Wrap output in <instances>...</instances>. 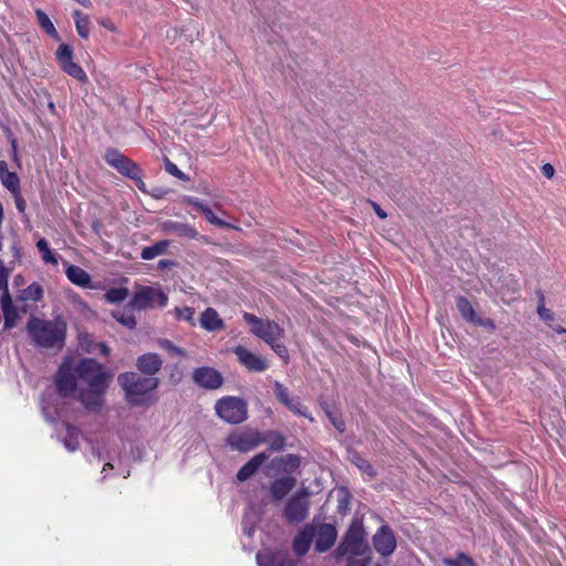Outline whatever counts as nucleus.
Masks as SVG:
<instances>
[{
    "label": "nucleus",
    "mask_w": 566,
    "mask_h": 566,
    "mask_svg": "<svg viewBox=\"0 0 566 566\" xmlns=\"http://www.w3.org/2000/svg\"><path fill=\"white\" fill-rule=\"evenodd\" d=\"M118 382L126 394L129 403L142 406L146 403V394L155 390L159 385L156 377H143L136 373H125L118 376Z\"/></svg>",
    "instance_id": "nucleus-3"
},
{
    "label": "nucleus",
    "mask_w": 566,
    "mask_h": 566,
    "mask_svg": "<svg viewBox=\"0 0 566 566\" xmlns=\"http://www.w3.org/2000/svg\"><path fill=\"white\" fill-rule=\"evenodd\" d=\"M105 160L109 166L129 178H136L137 174H139L138 166L116 149H107Z\"/></svg>",
    "instance_id": "nucleus-12"
},
{
    "label": "nucleus",
    "mask_w": 566,
    "mask_h": 566,
    "mask_svg": "<svg viewBox=\"0 0 566 566\" xmlns=\"http://www.w3.org/2000/svg\"><path fill=\"white\" fill-rule=\"evenodd\" d=\"M8 276H9V272L6 269L3 262L0 260V291H2V293L9 292L8 291Z\"/></svg>",
    "instance_id": "nucleus-46"
},
{
    "label": "nucleus",
    "mask_w": 566,
    "mask_h": 566,
    "mask_svg": "<svg viewBox=\"0 0 566 566\" xmlns=\"http://www.w3.org/2000/svg\"><path fill=\"white\" fill-rule=\"evenodd\" d=\"M25 329L30 342L40 349L60 352L65 345L67 324L62 316L52 319L31 316Z\"/></svg>",
    "instance_id": "nucleus-1"
},
{
    "label": "nucleus",
    "mask_w": 566,
    "mask_h": 566,
    "mask_svg": "<svg viewBox=\"0 0 566 566\" xmlns=\"http://www.w3.org/2000/svg\"><path fill=\"white\" fill-rule=\"evenodd\" d=\"M175 265H176V263L171 260H160L158 262V269H160V270L170 269Z\"/></svg>",
    "instance_id": "nucleus-55"
},
{
    "label": "nucleus",
    "mask_w": 566,
    "mask_h": 566,
    "mask_svg": "<svg viewBox=\"0 0 566 566\" xmlns=\"http://www.w3.org/2000/svg\"><path fill=\"white\" fill-rule=\"evenodd\" d=\"M315 536V527L313 525H305L303 530L296 535L293 542V549L298 556L305 555L311 546Z\"/></svg>",
    "instance_id": "nucleus-19"
},
{
    "label": "nucleus",
    "mask_w": 566,
    "mask_h": 566,
    "mask_svg": "<svg viewBox=\"0 0 566 566\" xmlns=\"http://www.w3.org/2000/svg\"><path fill=\"white\" fill-rule=\"evenodd\" d=\"M202 214L205 216L207 221L210 222L213 226H217V227H220V228H232V226L230 223H228V222L221 220L220 218H218L209 207H207L203 210Z\"/></svg>",
    "instance_id": "nucleus-39"
},
{
    "label": "nucleus",
    "mask_w": 566,
    "mask_h": 566,
    "mask_svg": "<svg viewBox=\"0 0 566 566\" xmlns=\"http://www.w3.org/2000/svg\"><path fill=\"white\" fill-rule=\"evenodd\" d=\"M136 181V186L139 190L145 191V182L139 178V174H137L136 178H133Z\"/></svg>",
    "instance_id": "nucleus-58"
},
{
    "label": "nucleus",
    "mask_w": 566,
    "mask_h": 566,
    "mask_svg": "<svg viewBox=\"0 0 566 566\" xmlns=\"http://www.w3.org/2000/svg\"><path fill=\"white\" fill-rule=\"evenodd\" d=\"M168 296L159 285H138L130 300V306L138 311L165 307Z\"/></svg>",
    "instance_id": "nucleus-5"
},
{
    "label": "nucleus",
    "mask_w": 566,
    "mask_h": 566,
    "mask_svg": "<svg viewBox=\"0 0 566 566\" xmlns=\"http://www.w3.org/2000/svg\"><path fill=\"white\" fill-rule=\"evenodd\" d=\"M36 248L41 253V258L45 263L56 265L59 263L57 256L51 251L49 242L45 239H40L36 242Z\"/></svg>",
    "instance_id": "nucleus-32"
},
{
    "label": "nucleus",
    "mask_w": 566,
    "mask_h": 566,
    "mask_svg": "<svg viewBox=\"0 0 566 566\" xmlns=\"http://www.w3.org/2000/svg\"><path fill=\"white\" fill-rule=\"evenodd\" d=\"M43 287L38 283H33L24 290V297L31 301H40L43 297Z\"/></svg>",
    "instance_id": "nucleus-38"
},
{
    "label": "nucleus",
    "mask_w": 566,
    "mask_h": 566,
    "mask_svg": "<svg viewBox=\"0 0 566 566\" xmlns=\"http://www.w3.org/2000/svg\"><path fill=\"white\" fill-rule=\"evenodd\" d=\"M164 228L166 231L176 233L179 237H185L189 239H195L198 237L197 230L187 223L167 221L164 223Z\"/></svg>",
    "instance_id": "nucleus-26"
},
{
    "label": "nucleus",
    "mask_w": 566,
    "mask_h": 566,
    "mask_svg": "<svg viewBox=\"0 0 566 566\" xmlns=\"http://www.w3.org/2000/svg\"><path fill=\"white\" fill-rule=\"evenodd\" d=\"M282 462L291 470L298 468L301 463L300 458L295 454L285 455L284 458H282Z\"/></svg>",
    "instance_id": "nucleus-48"
},
{
    "label": "nucleus",
    "mask_w": 566,
    "mask_h": 566,
    "mask_svg": "<svg viewBox=\"0 0 566 566\" xmlns=\"http://www.w3.org/2000/svg\"><path fill=\"white\" fill-rule=\"evenodd\" d=\"M285 407H287L292 412L296 415L306 416V409L302 406V403L298 400L294 398H291V400L285 405Z\"/></svg>",
    "instance_id": "nucleus-44"
},
{
    "label": "nucleus",
    "mask_w": 566,
    "mask_h": 566,
    "mask_svg": "<svg viewBox=\"0 0 566 566\" xmlns=\"http://www.w3.org/2000/svg\"><path fill=\"white\" fill-rule=\"evenodd\" d=\"M373 545L381 556H390L397 546L396 536L388 525L380 526L373 536Z\"/></svg>",
    "instance_id": "nucleus-14"
},
{
    "label": "nucleus",
    "mask_w": 566,
    "mask_h": 566,
    "mask_svg": "<svg viewBox=\"0 0 566 566\" xmlns=\"http://www.w3.org/2000/svg\"><path fill=\"white\" fill-rule=\"evenodd\" d=\"M283 447V439L279 437V443L276 444V449H281Z\"/></svg>",
    "instance_id": "nucleus-62"
},
{
    "label": "nucleus",
    "mask_w": 566,
    "mask_h": 566,
    "mask_svg": "<svg viewBox=\"0 0 566 566\" xmlns=\"http://www.w3.org/2000/svg\"><path fill=\"white\" fill-rule=\"evenodd\" d=\"M35 15L39 25L46 32V34L54 40H59V33L49 15L41 9H35Z\"/></svg>",
    "instance_id": "nucleus-27"
},
{
    "label": "nucleus",
    "mask_w": 566,
    "mask_h": 566,
    "mask_svg": "<svg viewBox=\"0 0 566 566\" xmlns=\"http://www.w3.org/2000/svg\"><path fill=\"white\" fill-rule=\"evenodd\" d=\"M128 290L126 287H114L105 293V298L109 303H119L127 298Z\"/></svg>",
    "instance_id": "nucleus-35"
},
{
    "label": "nucleus",
    "mask_w": 566,
    "mask_h": 566,
    "mask_svg": "<svg viewBox=\"0 0 566 566\" xmlns=\"http://www.w3.org/2000/svg\"><path fill=\"white\" fill-rule=\"evenodd\" d=\"M352 462L365 474L369 475V476H374L375 475V472H374V469H373V465L367 461L365 460L364 458H361L359 454L355 453L353 454L352 457Z\"/></svg>",
    "instance_id": "nucleus-37"
},
{
    "label": "nucleus",
    "mask_w": 566,
    "mask_h": 566,
    "mask_svg": "<svg viewBox=\"0 0 566 566\" xmlns=\"http://www.w3.org/2000/svg\"><path fill=\"white\" fill-rule=\"evenodd\" d=\"M285 407H287L292 412L296 415L306 416V409L302 406V403L298 400L294 398H291V400L285 405Z\"/></svg>",
    "instance_id": "nucleus-45"
},
{
    "label": "nucleus",
    "mask_w": 566,
    "mask_h": 566,
    "mask_svg": "<svg viewBox=\"0 0 566 566\" xmlns=\"http://www.w3.org/2000/svg\"><path fill=\"white\" fill-rule=\"evenodd\" d=\"M537 314L545 322H551L554 319L553 312L551 310L546 308L544 305H539L537 307Z\"/></svg>",
    "instance_id": "nucleus-50"
},
{
    "label": "nucleus",
    "mask_w": 566,
    "mask_h": 566,
    "mask_svg": "<svg viewBox=\"0 0 566 566\" xmlns=\"http://www.w3.org/2000/svg\"><path fill=\"white\" fill-rule=\"evenodd\" d=\"M373 208H374V211L375 213L380 218V219H385L387 218V213L380 208V206L376 202H373Z\"/></svg>",
    "instance_id": "nucleus-56"
},
{
    "label": "nucleus",
    "mask_w": 566,
    "mask_h": 566,
    "mask_svg": "<svg viewBox=\"0 0 566 566\" xmlns=\"http://www.w3.org/2000/svg\"><path fill=\"white\" fill-rule=\"evenodd\" d=\"M75 28L78 35L83 39H87L90 35L91 21L88 15L82 13L80 10L73 12Z\"/></svg>",
    "instance_id": "nucleus-28"
},
{
    "label": "nucleus",
    "mask_w": 566,
    "mask_h": 566,
    "mask_svg": "<svg viewBox=\"0 0 566 566\" xmlns=\"http://www.w3.org/2000/svg\"><path fill=\"white\" fill-rule=\"evenodd\" d=\"M200 325L210 332L221 329L223 322L219 317V314L213 308H207L200 316Z\"/></svg>",
    "instance_id": "nucleus-24"
},
{
    "label": "nucleus",
    "mask_w": 566,
    "mask_h": 566,
    "mask_svg": "<svg viewBox=\"0 0 566 566\" xmlns=\"http://www.w3.org/2000/svg\"><path fill=\"white\" fill-rule=\"evenodd\" d=\"M64 447L73 452L80 447V430L70 424L66 426V436L63 439Z\"/></svg>",
    "instance_id": "nucleus-31"
},
{
    "label": "nucleus",
    "mask_w": 566,
    "mask_h": 566,
    "mask_svg": "<svg viewBox=\"0 0 566 566\" xmlns=\"http://www.w3.org/2000/svg\"><path fill=\"white\" fill-rule=\"evenodd\" d=\"M107 388H86L77 391L76 397L78 401L88 411H98L104 406V395Z\"/></svg>",
    "instance_id": "nucleus-15"
},
{
    "label": "nucleus",
    "mask_w": 566,
    "mask_h": 566,
    "mask_svg": "<svg viewBox=\"0 0 566 566\" xmlns=\"http://www.w3.org/2000/svg\"><path fill=\"white\" fill-rule=\"evenodd\" d=\"M457 310L461 314L462 318L469 323H473L478 316L470 301L464 296H459L457 298Z\"/></svg>",
    "instance_id": "nucleus-30"
},
{
    "label": "nucleus",
    "mask_w": 566,
    "mask_h": 566,
    "mask_svg": "<svg viewBox=\"0 0 566 566\" xmlns=\"http://www.w3.org/2000/svg\"><path fill=\"white\" fill-rule=\"evenodd\" d=\"M15 196V207L19 210V212L23 213L25 211V200L20 196V193H14Z\"/></svg>",
    "instance_id": "nucleus-53"
},
{
    "label": "nucleus",
    "mask_w": 566,
    "mask_h": 566,
    "mask_svg": "<svg viewBox=\"0 0 566 566\" xmlns=\"http://www.w3.org/2000/svg\"><path fill=\"white\" fill-rule=\"evenodd\" d=\"M217 415L229 423H240L247 419V405L240 398L223 397L216 403Z\"/></svg>",
    "instance_id": "nucleus-7"
},
{
    "label": "nucleus",
    "mask_w": 566,
    "mask_h": 566,
    "mask_svg": "<svg viewBox=\"0 0 566 566\" xmlns=\"http://www.w3.org/2000/svg\"><path fill=\"white\" fill-rule=\"evenodd\" d=\"M269 455L265 452L255 454L248 461L237 473V479L241 482L247 481L255 474L258 469L268 460Z\"/></svg>",
    "instance_id": "nucleus-21"
},
{
    "label": "nucleus",
    "mask_w": 566,
    "mask_h": 566,
    "mask_svg": "<svg viewBox=\"0 0 566 566\" xmlns=\"http://www.w3.org/2000/svg\"><path fill=\"white\" fill-rule=\"evenodd\" d=\"M0 179L2 185L12 193L19 192V178L15 172H6Z\"/></svg>",
    "instance_id": "nucleus-36"
},
{
    "label": "nucleus",
    "mask_w": 566,
    "mask_h": 566,
    "mask_svg": "<svg viewBox=\"0 0 566 566\" xmlns=\"http://www.w3.org/2000/svg\"><path fill=\"white\" fill-rule=\"evenodd\" d=\"M444 566H476L474 560L464 553H457L454 557L442 559Z\"/></svg>",
    "instance_id": "nucleus-33"
},
{
    "label": "nucleus",
    "mask_w": 566,
    "mask_h": 566,
    "mask_svg": "<svg viewBox=\"0 0 566 566\" xmlns=\"http://www.w3.org/2000/svg\"><path fill=\"white\" fill-rule=\"evenodd\" d=\"M102 24L111 31L115 30L112 22H103Z\"/></svg>",
    "instance_id": "nucleus-61"
},
{
    "label": "nucleus",
    "mask_w": 566,
    "mask_h": 566,
    "mask_svg": "<svg viewBox=\"0 0 566 566\" xmlns=\"http://www.w3.org/2000/svg\"><path fill=\"white\" fill-rule=\"evenodd\" d=\"M161 366L163 360L155 353L144 354L137 359V368L144 375L154 376L161 369Z\"/></svg>",
    "instance_id": "nucleus-18"
},
{
    "label": "nucleus",
    "mask_w": 566,
    "mask_h": 566,
    "mask_svg": "<svg viewBox=\"0 0 566 566\" xmlns=\"http://www.w3.org/2000/svg\"><path fill=\"white\" fill-rule=\"evenodd\" d=\"M275 396L280 402L284 406L291 400L287 388H285L281 382H274Z\"/></svg>",
    "instance_id": "nucleus-42"
},
{
    "label": "nucleus",
    "mask_w": 566,
    "mask_h": 566,
    "mask_svg": "<svg viewBox=\"0 0 566 566\" xmlns=\"http://www.w3.org/2000/svg\"><path fill=\"white\" fill-rule=\"evenodd\" d=\"M11 250H12L14 256H17V258L20 256V250H19V248L17 245H13L11 248Z\"/></svg>",
    "instance_id": "nucleus-60"
},
{
    "label": "nucleus",
    "mask_w": 566,
    "mask_h": 566,
    "mask_svg": "<svg viewBox=\"0 0 566 566\" xmlns=\"http://www.w3.org/2000/svg\"><path fill=\"white\" fill-rule=\"evenodd\" d=\"M113 317L129 329L136 327V318L132 311L116 310L113 312Z\"/></svg>",
    "instance_id": "nucleus-34"
},
{
    "label": "nucleus",
    "mask_w": 566,
    "mask_h": 566,
    "mask_svg": "<svg viewBox=\"0 0 566 566\" xmlns=\"http://www.w3.org/2000/svg\"><path fill=\"white\" fill-rule=\"evenodd\" d=\"M159 345H160L161 348L166 349L168 353H170L172 355H178V356L186 357V350L180 348V347L175 346L168 339H161L159 342Z\"/></svg>",
    "instance_id": "nucleus-43"
},
{
    "label": "nucleus",
    "mask_w": 566,
    "mask_h": 566,
    "mask_svg": "<svg viewBox=\"0 0 566 566\" xmlns=\"http://www.w3.org/2000/svg\"><path fill=\"white\" fill-rule=\"evenodd\" d=\"M176 316L179 319L186 321L191 325H195V310L188 306L185 307H176L175 310Z\"/></svg>",
    "instance_id": "nucleus-40"
},
{
    "label": "nucleus",
    "mask_w": 566,
    "mask_h": 566,
    "mask_svg": "<svg viewBox=\"0 0 566 566\" xmlns=\"http://www.w3.org/2000/svg\"><path fill=\"white\" fill-rule=\"evenodd\" d=\"M472 324L484 327L490 332H494L496 328L494 321L491 318H481V317L476 316V318L474 319V322Z\"/></svg>",
    "instance_id": "nucleus-47"
},
{
    "label": "nucleus",
    "mask_w": 566,
    "mask_h": 566,
    "mask_svg": "<svg viewBox=\"0 0 566 566\" xmlns=\"http://www.w3.org/2000/svg\"><path fill=\"white\" fill-rule=\"evenodd\" d=\"M243 318L250 325V332L270 345L273 352L287 364L289 350L283 343L285 331L274 321L262 319L251 313L245 312Z\"/></svg>",
    "instance_id": "nucleus-2"
},
{
    "label": "nucleus",
    "mask_w": 566,
    "mask_h": 566,
    "mask_svg": "<svg viewBox=\"0 0 566 566\" xmlns=\"http://www.w3.org/2000/svg\"><path fill=\"white\" fill-rule=\"evenodd\" d=\"M6 172H10V171L8 170L7 163L1 160L0 161V177L4 176Z\"/></svg>",
    "instance_id": "nucleus-59"
},
{
    "label": "nucleus",
    "mask_w": 566,
    "mask_h": 566,
    "mask_svg": "<svg viewBox=\"0 0 566 566\" xmlns=\"http://www.w3.org/2000/svg\"><path fill=\"white\" fill-rule=\"evenodd\" d=\"M168 247H169V241H166V240L158 241L150 247L143 248L140 256L143 260H153L156 256L164 254Z\"/></svg>",
    "instance_id": "nucleus-29"
},
{
    "label": "nucleus",
    "mask_w": 566,
    "mask_h": 566,
    "mask_svg": "<svg viewBox=\"0 0 566 566\" xmlns=\"http://www.w3.org/2000/svg\"><path fill=\"white\" fill-rule=\"evenodd\" d=\"M328 417L333 423V426L339 431V432H344L345 431V423L344 421L336 417V416H333L331 412L328 413Z\"/></svg>",
    "instance_id": "nucleus-52"
},
{
    "label": "nucleus",
    "mask_w": 566,
    "mask_h": 566,
    "mask_svg": "<svg viewBox=\"0 0 566 566\" xmlns=\"http://www.w3.org/2000/svg\"><path fill=\"white\" fill-rule=\"evenodd\" d=\"M165 170L169 175H171L180 180H184V181L189 180V177L186 174H184L174 163H171L168 159H165Z\"/></svg>",
    "instance_id": "nucleus-41"
},
{
    "label": "nucleus",
    "mask_w": 566,
    "mask_h": 566,
    "mask_svg": "<svg viewBox=\"0 0 566 566\" xmlns=\"http://www.w3.org/2000/svg\"><path fill=\"white\" fill-rule=\"evenodd\" d=\"M308 492L306 490H302L293 495L284 511L285 518L291 523H300L304 521L308 515Z\"/></svg>",
    "instance_id": "nucleus-9"
},
{
    "label": "nucleus",
    "mask_w": 566,
    "mask_h": 566,
    "mask_svg": "<svg viewBox=\"0 0 566 566\" xmlns=\"http://www.w3.org/2000/svg\"><path fill=\"white\" fill-rule=\"evenodd\" d=\"M238 360L241 365L251 371H264L268 369V363L259 355L252 353L243 346H237L233 349Z\"/></svg>",
    "instance_id": "nucleus-16"
},
{
    "label": "nucleus",
    "mask_w": 566,
    "mask_h": 566,
    "mask_svg": "<svg viewBox=\"0 0 566 566\" xmlns=\"http://www.w3.org/2000/svg\"><path fill=\"white\" fill-rule=\"evenodd\" d=\"M107 468H108V469H112V468H113V465H112L111 463H106V464L104 465V468H103V471H102V472L106 471V469H107Z\"/></svg>",
    "instance_id": "nucleus-63"
},
{
    "label": "nucleus",
    "mask_w": 566,
    "mask_h": 566,
    "mask_svg": "<svg viewBox=\"0 0 566 566\" xmlns=\"http://www.w3.org/2000/svg\"><path fill=\"white\" fill-rule=\"evenodd\" d=\"M256 562L259 566H291L290 563L285 564L281 553H272L268 549L256 554Z\"/></svg>",
    "instance_id": "nucleus-25"
},
{
    "label": "nucleus",
    "mask_w": 566,
    "mask_h": 566,
    "mask_svg": "<svg viewBox=\"0 0 566 566\" xmlns=\"http://www.w3.org/2000/svg\"><path fill=\"white\" fill-rule=\"evenodd\" d=\"M0 304L4 318V328L10 329L17 324L18 312L12 304V300L9 292L2 293Z\"/></svg>",
    "instance_id": "nucleus-22"
},
{
    "label": "nucleus",
    "mask_w": 566,
    "mask_h": 566,
    "mask_svg": "<svg viewBox=\"0 0 566 566\" xmlns=\"http://www.w3.org/2000/svg\"><path fill=\"white\" fill-rule=\"evenodd\" d=\"M337 531L332 524H322L315 528V549L319 553L328 551L335 543Z\"/></svg>",
    "instance_id": "nucleus-17"
},
{
    "label": "nucleus",
    "mask_w": 566,
    "mask_h": 566,
    "mask_svg": "<svg viewBox=\"0 0 566 566\" xmlns=\"http://www.w3.org/2000/svg\"><path fill=\"white\" fill-rule=\"evenodd\" d=\"M556 332H557V333H566V329H564V328L559 327V328H557V329H556Z\"/></svg>",
    "instance_id": "nucleus-64"
},
{
    "label": "nucleus",
    "mask_w": 566,
    "mask_h": 566,
    "mask_svg": "<svg viewBox=\"0 0 566 566\" xmlns=\"http://www.w3.org/2000/svg\"><path fill=\"white\" fill-rule=\"evenodd\" d=\"M370 558L368 556L361 558H349L347 566H382L380 564L369 565Z\"/></svg>",
    "instance_id": "nucleus-49"
},
{
    "label": "nucleus",
    "mask_w": 566,
    "mask_h": 566,
    "mask_svg": "<svg viewBox=\"0 0 566 566\" xmlns=\"http://www.w3.org/2000/svg\"><path fill=\"white\" fill-rule=\"evenodd\" d=\"M96 347L98 348L99 353L107 356L109 354V348L104 344V343H98L96 345Z\"/></svg>",
    "instance_id": "nucleus-57"
},
{
    "label": "nucleus",
    "mask_w": 566,
    "mask_h": 566,
    "mask_svg": "<svg viewBox=\"0 0 566 566\" xmlns=\"http://www.w3.org/2000/svg\"><path fill=\"white\" fill-rule=\"evenodd\" d=\"M56 60L62 70L70 76L86 82L87 76L83 69L73 61V52L67 44H61L56 51Z\"/></svg>",
    "instance_id": "nucleus-11"
},
{
    "label": "nucleus",
    "mask_w": 566,
    "mask_h": 566,
    "mask_svg": "<svg viewBox=\"0 0 566 566\" xmlns=\"http://www.w3.org/2000/svg\"><path fill=\"white\" fill-rule=\"evenodd\" d=\"M78 379L88 388H108L113 375L104 366L91 358H84L76 365Z\"/></svg>",
    "instance_id": "nucleus-4"
},
{
    "label": "nucleus",
    "mask_w": 566,
    "mask_h": 566,
    "mask_svg": "<svg viewBox=\"0 0 566 566\" xmlns=\"http://www.w3.org/2000/svg\"><path fill=\"white\" fill-rule=\"evenodd\" d=\"M367 551L365 542V532L360 525L353 524L346 533L342 544L338 546L337 552L339 555L348 556L349 558H361Z\"/></svg>",
    "instance_id": "nucleus-6"
},
{
    "label": "nucleus",
    "mask_w": 566,
    "mask_h": 566,
    "mask_svg": "<svg viewBox=\"0 0 566 566\" xmlns=\"http://www.w3.org/2000/svg\"><path fill=\"white\" fill-rule=\"evenodd\" d=\"M196 385L208 390H216L223 384L222 375L212 367H199L192 371Z\"/></svg>",
    "instance_id": "nucleus-13"
},
{
    "label": "nucleus",
    "mask_w": 566,
    "mask_h": 566,
    "mask_svg": "<svg viewBox=\"0 0 566 566\" xmlns=\"http://www.w3.org/2000/svg\"><path fill=\"white\" fill-rule=\"evenodd\" d=\"M185 201L195 207L197 210H199L200 212H203V210L208 207L207 205H205L202 201H200L199 199L195 198V197H187L185 199Z\"/></svg>",
    "instance_id": "nucleus-51"
},
{
    "label": "nucleus",
    "mask_w": 566,
    "mask_h": 566,
    "mask_svg": "<svg viewBox=\"0 0 566 566\" xmlns=\"http://www.w3.org/2000/svg\"><path fill=\"white\" fill-rule=\"evenodd\" d=\"M77 378L76 366H73L71 359L64 360L54 377L57 392L62 397L75 396L77 394Z\"/></svg>",
    "instance_id": "nucleus-8"
},
{
    "label": "nucleus",
    "mask_w": 566,
    "mask_h": 566,
    "mask_svg": "<svg viewBox=\"0 0 566 566\" xmlns=\"http://www.w3.org/2000/svg\"><path fill=\"white\" fill-rule=\"evenodd\" d=\"M65 275L74 285L83 289L91 286V275L77 265L69 264L65 269Z\"/></svg>",
    "instance_id": "nucleus-23"
},
{
    "label": "nucleus",
    "mask_w": 566,
    "mask_h": 566,
    "mask_svg": "<svg viewBox=\"0 0 566 566\" xmlns=\"http://www.w3.org/2000/svg\"><path fill=\"white\" fill-rule=\"evenodd\" d=\"M542 172L546 178L551 179L555 174V169L551 164H545L542 166Z\"/></svg>",
    "instance_id": "nucleus-54"
},
{
    "label": "nucleus",
    "mask_w": 566,
    "mask_h": 566,
    "mask_svg": "<svg viewBox=\"0 0 566 566\" xmlns=\"http://www.w3.org/2000/svg\"><path fill=\"white\" fill-rule=\"evenodd\" d=\"M264 439L254 430L233 432L227 438V443L237 451L249 452L260 446Z\"/></svg>",
    "instance_id": "nucleus-10"
},
{
    "label": "nucleus",
    "mask_w": 566,
    "mask_h": 566,
    "mask_svg": "<svg viewBox=\"0 0 566 566\" xmlns=\"http://www.w3.org/2000/svg\"><path fill=\"white\" fill-rule=\"evenodd\" d=\"M295 479L291 476H284L273 481L270 485V493L275 502L282 501L294 488Z\"/></svg>",
    "instance_id": "nucleus-20"
}]
</instances>
